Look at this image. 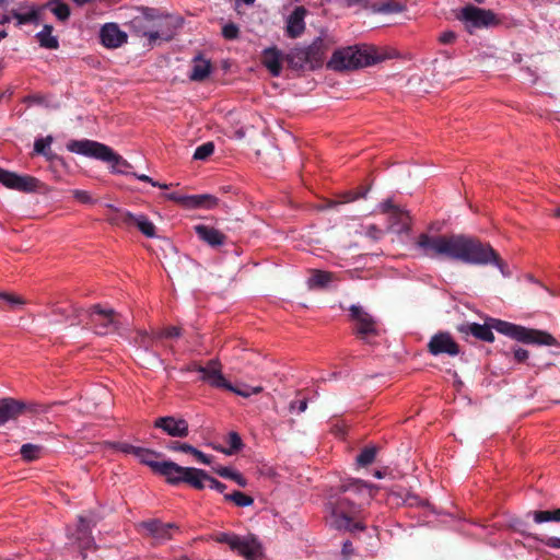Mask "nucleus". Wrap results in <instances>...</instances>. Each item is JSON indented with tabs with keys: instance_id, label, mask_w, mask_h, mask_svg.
<instances>
[{
	"instance_id": "f257e3e1",
	"label": "nucleus",
	"mask_w": 560,
	"mask_h": 560,
	"mask_svg": "<svg viewBox=\"0 0 560 560\" xmlns=\"http://www.w3.org/2000/svg\"><path fill=\"white\" fill-rule=\"evenodd\" d=\"M416 247L429 258H448L472 266L491 265L506 277L510 275L506 262L490 245L467 234L430 235L420 233Z\"/></svg>"
},
{
	"instance_id": "f03ea898",
	"label": "nucleus",
	"mask_w": 560,
	"mask_h": 560,
	"mask_svg": "<svg viewBox=\"0 0 560 560\" xmlns=\"http://www.w3.org/2000/svg\"><path fill=\"white\" fill-rule=\"evenodd\" d=\"M376 490L374 485L362 479L342 480L328 502L334 528L351 533L363 532L366 526L361 520L362 506L370 503Z\"/></svg>"
},
{
	"instance_id": "7ed1b4c3",
	"label": "nucleus",
	"mask_w": 560,
	"mask_h": 560,
	"mask_svg": "<svg viewBox=\"0 0 560 560\" xmlns=\"http://www.w3.org/2000/svg\"><path fill=\"white\" fill-rule=\"evenodd\" d=\"M493 329L501 335L525 345L549 347L559 346L558 340L548 331L528 328L493 317H489L485 324L465 323L457 326L458 332L466 336L471 335L476 339L485 342L494 341Z\"/></svg>"
},
{
	"instance_id": "20e7f679",
	"label": "nucleus",
	"mask_w": 560,
	"mask_h": 560,
	"mask_svg": "<svg viewBox=\"0 0 560 560\" xmlns=\"http://www.w3.org/2000/svg\"><path fill=\"white\" fill-rule=\"evenodd\" d=\"M67 149L72 153L109 163L115 173L131 174L128 171L131 168L130 163L104 143L90 139L70 140L67 143Z\"/></svg>"
},
{
	"instance_id": "39448f33",
	"label": "nucleus",
	"mask_w": 560,
	"mask_h": 560,
	"mask_svg": "<svg viewBox=\"0 0 560 560\" xmlns=\"http://www.w3.org/2000/svg\"><path fill=\"white\" fill-rule=\"evenodd\" d=\"M84 324L96 335L107 336L117 334L126 336L129 331V322L113 308H105L96 304L85 310Z\"/></svg>"
},
{
	"instance_id": "423d86ee",
	"label": "nucleus",
	"mask_w": 560,
	"mask_h": 560,
	"mask_svg": "<svg viewBox=\"0 0 560 560\" xmlns=\"http://www.w3.org/2000/svg\"><path fill=\"white\" fill-rule=\"evenodd\" d=\"M373 46H349L334 51L327 68L335 71L353 70L382 61Z\"/></svg>"
},
{
	"instance_id": "0eeeda50",
	"label": "nucleus",
	"mask_w": 560,
	"mask_h": 560,
	"mask_svg": "<svg viewBox=\"0 0 560 560\" xmlns=\"http://www.w3.org/2000/svg\"><path fill=\"white\" fill-rule=\"evenodd\" d=\"M327 45L322 36H317L307 46H296L285 55L288 67L293 70H315L323 66Z\"/></svg>"
},
{
	"instance_id": "6e6552de",
	"label": "nucleus",
	"mask_w": 560,
	"mask_h": 560,
	"mask_svg": "<svg viewBox=\"0 0 560 560\" xmlns=\"http://www.w3.org/2000/svg\"><path fill=\"white\" fill-rule=\"evenodd\" d=\"M141 13L133 16L129 23V30L132 34L140 37H148L149 44L152 46L158 39L168 42L173 38L174 32L170 28L160 30L161 25L156 24L159 12L153 8H141Z\"/></svg>"
},
{
	"instance_id": "1a4fd4ad",
	"label": "nucleus",
	"mask_w": 560,
	"mask_h": 560,
	"mask_svg": "<svg viewBox=\"0 0 560 560\" xmlns=\"http://www.w3.org/2000/svg\"><path fill=\"white\" fill-rule=\"evenodd\" d=\"M352 334L363 343L374 347L378 343L381 328L377 320L362 306L352 304L349 307Z\"/></svg>"
},
{
	"instance_id": "9d476101",
	"label": "nucleus",
	"mask_w": 560,
	"mask_h": 560,
	"mask_svg": "<svg viewBox=\"0 0 560 560\" xmlns=\"http://www.w3.org/2000/svg\"><path fill=\"white\" fill-rule=\"evenodd\" d=\"M469 34L476 30L495 27L501 24L499 16L489 9L467 4L456 15Z\"/></svg>"
},
{
	"instance_id": "9b49d317",
	"label": "nucleus",
	"mask_w": 560,
	"mask_h": 560,
	"mask_svg": "<svg viewBox=\"0 0 560 560\" xmlns=\"http://www.w3.org/2000/svg\"><path fill=\"white\" fill-rule=\"evenodd\" d=\"M378 210L387 215L388 229L393 232L401 234L410 231L411 217L409 211L394 203L393 199L388 198L382 201L378 205Z\"/></svg>"
},
{
	"instance_id": "f8f14e48",
	"label": "nucleus",
	"mask_w": 560,
	"mask_h": 560,
	"mask_svg": "<svg viewBox=\"0 0 560 560\" xmlns=\"http://www.w3.org/2000/svg\"><path fill=\"white\" fill-rule=\"evenodd\" d=\"M164 198L174 201L184 209H213L218 206L219 199L212 195H183L178 191H173L164 195Z\"/></svg>"
},
{
	"instance_id": "ddd939ff",
	"label": "nucleus",
	"mask_w": 560,
	"mask_h": 560,
	"mask_svg": "<svg viewBox=\"0 0 560 560\" xmlns=\"http://www.w3.org/2000/svg\"><path fill=\"white\" fill-rule=\"evenodd\" d=\"M0 184L4 187L21 192H34L39 187V180L30 175H19L0 167Z\"/></svg>"
},
{
	"instance_id": "4468645a",
	"label": "nucleus",
	"mask_w": 560,
	"mask_h": 560,
	"mask_svg": "<svg viewBox=\"0 0 560 560\" xmlns=\"http://www.w3.org/2000/svg\"><path fill=\"white\" fill-rule=\"evenodd\" d=\"M428 351L430 354L438 357L441 354H447L455 357L459 354L460 347L454 340L448 331H439L434 334L428 342Z\"/></svg>"
},
{
	"instance_id": "2eb2a0df",
	"label": "nucleus",
	"mask_w": 560,
	"mask_h": 560,
	"mask_svg": "<svg viewBox=\"0 0 560 560\" xmlns=\"http://www.w3.org/2000/svg\"><path fill=\"white\" fill-rule=\"evenodd\" d=\"M42 12L43 7H39L38 4L28 1L20 2L16 9H12L15 26L21 27L27 24L35 26L39 25L42 21Z\"/></svg>"
},
{
	"instance_id": "dca6fc26",
	"label": "nucleus",
	"mask_w": 560,
	"mask_h": 560,
	"mask_svg": "<svg viewBox=\"0 0 560 560\" xmlns=\"http://www.w3.org/2000/svg\"><path fill=\"white\" fill-rule=\"evenodd\" d=\"M96 525L95 521L89 520L82 515L78 516V524L74 532L71 534L72 538L78 542L83 558L85 551L95 548V540L92 536V528Z\"/></svg>"
},
{
	"instance_id": "f3484780",
	"label": "nucleus",
	"mask_w": 560,
	"mask_h": 560,
	"mask_svg": "<svg viewBox=\"0 0 560 560\" xmlns=\"http://www.w3.org/2000/svg\"><path fill=\"white\" fill-rule=\"evenodd\" d=\"M154 428L161 429L173 438H186L189 434L188 422L183 418L173 416L159 417L154 421Z\"/></svg>"
},
{
	"instance_id": "a211bd4d",
	"label": "nucleus",
	"mask_w": 560,
	"mask_h": 560,
	"mask_svg": "<svg viewBox=\"0 0 560 560\" xmlns=\"http://www.w3.org/2000/svg\"><path fill=\"white\" fill-rule=\"evenodd\" d=\"M199 380L213 388H230V382L224 377L222 373V365L218 359H211L208 361L205 365V372H202Z\"/></svg>"
},
{
	"instance_id": "6ab92c4d",
	"label": "nucleus",
	"mask_w": 560,
	"mask_h": 560,
	"mask_svg": "<svg viewBox=\"0 0 560 560\" xmlns=\"http://www.w3.org/2000/svg\"><path fill=\"white\" fill-rule=\"evenodd\" d=\"M100 39L104 47L115 49L127 43L128 35L116 23H105L100 31Z\"/></svg>"
},
{
	"instance_id": "aec40b11",
	"label": "nucleus",
	"mask_w": 560,
	"mask_h": 560,
	"mask_svg": "<svg viewBox=\"0 0 560 560\" xmlns=\"http://www.w3.org/2000/svg\"><path fill=\"white\" fill-rule=\"evenodd\" d=\"M155 466L158 468L155 474L163 476L166 482L172 486L183 483L188 469V467L179 466L171 460L161 462L160 465Z\"/></svg>"
},
{
	"instance_id": "412c9836",
	"label": "nucleus",
	"mask_w": 560,
	"mask_h": 560,
	"mask_svg": "<svg viewBox=\"0 0 560 560\" xmlns=\"http://www.w3.org/2000/svg\"><path fill=\"white\" fill-rule=\"evenodd\" d=\"M307 10L303 5L295 7L287 18L285 35L289 38H298L305 31V15Z\"/></svg>"
},
{
	"instance_id": "4be33fe9",
	"label": "nucleus",
	"mask_w": 560,
	"mask_h": 560,
	"mask_svg": "<svg viewBox=\"0 0 560 560\" xmlns=\"http://www.w3.org/2000/svg\"><path fill=\"white\" fill-rule=\"evenodd\" d=\"M143 528L159 541H165L172 538L173 533L178 530V526L174 523H163L160 520H151L143 522Z\"/></svg>"
},
{
	"instance_id": "5701e85b",
	"label": "nucleus",
	"mask_w": 560,
	"mask_h": 560,
	"mask_svg": "<svg viewBox=\"0 0 560 560\" xmlns=\"http://www.w3.org/2000/svg\"><path fill=\"white\" fill-rule=\"evenodd\" d=\"M194 230L199 240L213 248L220 247L226 242V235L213 226L197 224Z\"/></svg>"
},
{
	"instance_id": "b1692460",
	"label": "nucleus",
	"mask_w": 560,
	"mask_h": 560,
	"mask_svg": "<svg viewBox=\"0 0 560 560\" xmlns=\"http://www.w3.org/2000/svg\"><path fill=\"white\" fill-rule=\"evenodd\" d=\"M182 335V329L177 326H170L166 327L153 335H149L144 330H140L138 332L139 336V343L144 349L152 348L154 346V342L156 340L163 339V338H178Z\"/></svg>"
},
{
	"instance_id": "393cba45",
	"label": "nucleus",
	"mask_w": 560,
	"mask_h": 560,
	"mask_svg": "<svg viewBox=\"0 0 560 560\" xmlns=\"http://www.w3.org/2000/svg\"><path fill=\"white\" fill-rule=\"evenodd\" d=\"M22 400L5 397L0 399V427L21 416Z\"/></svg>"
},
{
	"instance_id": "a878e982",
	"label": "nucleus",
	"mask_w": 560,
	"mask_h": 560,
	"mask_svg": "<svg viewBox=\"0 0 560 560\" xmlns=\"http://www.w3.org/2000/svg\"><path fill=\"white\" fill-rule=\"evenodd\" d=\"M52 313L57 316H60L62 320L69 323V325L74 326L83 324V315L85 314V310L73 304H68L57 305L52 310Z\"/></svg>"
},
{
	"instance_id": "bb28decb",
	"label": "nucleus",
	"mask_w": 560,
	"mask_h": 560,
	"mask_svg": "<svg viewBox=\"0 0 560 560\" xmlns=\"http://www.w3.org/2000/svg\"><path fill=\"white\" fill-rule=\"evenodd\" d=\"M283 61H285V55L276 47H269L264 50L262 63L272 77L281 74Z\"/></svg>"
},
{
	"instance_id": "cd10ccee",
	"label": "nucleus",
	"mask_w": 560,
	"mask_h": 560,
	"mask_svg": "<svg viewBox=\"0 0 560 560\" xmlns=\"http://www.w3.org/2000/svg\"><path fill=\"white\" fill-rule=\"evenodd\" d=\"M167 448L171 451H175V452H183V453L190 454L199 463L205 464V465H210V463H211L210 455L202 453L201 451H199L198 448H196L195 446H192L188 443H183L179 441H171L167 444Z\"/></svg>"
},
{
	"instance_id": "c85d7f7f",
	"label": "nucleus",
	"mask_w": 560,
	"mask_h": 560,
	"mask_svg": "<svg viewBox=\"0 0 560 560\" xmlns=\"http://www.w3.org/2000/svg\"><path fill=\"white\" fill-rule=\"evenodd\" d=\"M112 213L108 215L107 221L115 226L132 228L133 213L128 210L119 209L113 205H108Z\"/></svg>"
},
{
	"instance_id": "c756f323",
	"label": "nucleus",
	"mask_w": 560,
	"mask_h": 560,
	"mask_svg": "<svg viewBox=\"0 0 560 560\" xmlns=\"http://www.w3.org/2000/svg\"><path fill=\"white\" fill-rule=\"evenodd\" d=\"M211 72L210 60L205 59L201 54L197 55L192 60V68L190 72V80L203 81Z\"/></svg>"
},
{
	"instance_id": "7c9ffc66",
	"label": "nucleus",
	"mask_w": 560,
	"mask_h": 560,
	"mask_svg": "<svg viewBox=\"0 0 560 560\" xmlns=\"http://www.w3.org/2000/svg\"><path fill=\"white\" fill-rule=\"evenodd\" d=\"M207 478L208 472L206 470L195 467H188L183 483H187L194 489L202 490L206 487L205 482L207 481Z\"/></svg>"
},
{
	"instance_id": "2f4dec72",
	"label": "nucleus",
	"mask_w": 560,
	"mask_h": 560,
	"mask_svg": "<svg viewBox=\"0 0 560 560\" xmlns=\"http://www.w3.org/2000/svg\"><path fill=\"white\" fill-rule=\"evenodd\" d=\"M42 7L43 11L48 9L60 22L68 21L71 14L70 7L62 0H48Z\"/></svg>"
},
{
	"instance_id": "473e14b6",
	"label": "nucleus",
	"mask_w": 560,
	"mask_h": 560,
	"mask_svg": "<svg viewBox=\"0 0 560 560\" xmlns=\"http://www.w3.org/2000/svg\"><path fill=\"white\" fill-rule=\"evenodd\" d=\"M232 550L246 559L253 560L258 553V546L254 540L237 536L235 547Z\"/></svg>"
},
{
	"instance_id": "72a5a7b5",
	"label": "nucleus",
	"mask_w": 560,
	"mask_h": 560,
	"mask_svg": "<svg viewBox=\"0 0 560 560\" xmlns=\"http://www.w3.org/2000/svg\"><path fill=\"white\" fill-rule=\"evenodd\" d=\"M52 30L51 25L45 24L43 30L36 34L39 45L46 49H57L59 47L58 38L52 35Z\"/></svg>"
},
{
	"instance_id": "f704fd0d",
	"label": "nucleus",
	"mask_w": 560,
	"mask_h": 560,
	"mask_svg": "<svg viewBox=\"0 0 560 560\" xmlns=\"http://www.w3.org/2000/svg\"><path fill=\"white\" fill-rule=\"evenodd\" d=\"M225 442L229 445V447H218L217 450L225 455H234L238 453L243 447L244 443L242 441L241 435L235 432L231 431L228 433L225 438Z\"/></svg>"
},
{
	"instance_id": "c9c22d12",
	"label": "nucleus",
	"mask_w": 560,
	"mask_h": 560,
	"mask_svg": "<svg viewBox=\"0 0 560 560\" xmlns=\"http://www.w3.org/2000/svg\"><path fill=\"white\" fill-rule=\"evenodd\" d=\"M373 9L375 12L384 13V14H395L400 13L406 10L405 3L395 0H385L375 2L373 4Z\"/></svg>"
},
{
	"instance_id": "e433bc0d",
	"label": "nucleus",
	"mask_w": 560,
	"mask_h": 560,
	"mask_svg": "<svg viewBox=\"0 0 560 560\" xmlns=\"http://www.w3.org/2000/svg\"><path fill=\"white\" fill-rule=\"evenodd\" d=\"M334 280V273L324 270H314L308 278L310 288H326Z\"/></svg>"
},
{
	"instance_id": "4c0bfd02",
	"label": "nucleus",
	"mask_w": 560,
	"mask_h": 560,
	"mask_svg": "<svg viewBox=\"0 0 560 560\" xmlns=\"http://www.w3.org/2000/svg\"><path fill=\"white\" fill-rule=\"evenodd\" d=\"M132 226H137L139 231L147 237H155V226L145 214H133Z\"/></svg>"
},
{
	"instance_id": "58836bf2",
	"label": "nucleus",
	"mask_w": 560,
	"mask_h": 560,
	"mask_svg": "<svg viewBox=\"0 0 560 560\" xmlns=\"http://www.w3.org/2000/svg\"><path fill=\"white\" fill-rule=\"evenodd\" d=\"M158 456H160L159 453L139 446L135 457H137L141 464L149 466L153 472H156L158 468L155 465H160L161 462H156L153 458Z\"/></svg>"
},
{
	"instance_id": "ea45409f",
	"label": "nucleus",
	"mask_w": 560,
	"mask_h": 560,
	"mask_svg": "<svg viewBox=\"0 0 560 560\" xmlns=\"http://www.w3.org/2000/svg\"><path fill=\"white\" fill-rule=\"evenodd\" d=\"M215 472L222 478L235 481L242 488L247 486V479L240 471L234 470L231 467L220 466L215 469Z\"/></svg>"
},
{
	"instance_id": "a19ab883",
	"label": "nucleus",
	"mask_w": 560,
	"mask_h": 560,
	"mask_svg": "<svg viewBox=\"0 0 560 560\" xmlns=\"http://www.w3.org/2000/svg\"><path fill=\"white\" fill-rule=\"evenodd\" d=\"M528 516H532L537 524L560 522V508L552 511H532L528 512Z\"/></svg>"
},
{
	"instance_id": "79ce46f5",
	"label": "nucleus",
	"mask_w": 560,
	"mask_h": 560,
	"mask_svg": "<svg viewBox=\"0 0 560 560\" xmlns=\"http://www.w3.org/2000/svg\"><path fill=\"white\" fill-rule=\"evenodd\" d=\"M226 390L232 392L237 396L248 398L252 395L260 394L264 390V388L262 386H250L247 384H242L238 386L230 383V388H228Z\"/></svg>"
},
{
	"instance_id": "37998d69",
	"label": "nucleus",
	"mask_w": 560,
	"mask_h": 560,
	"mask_svg": "<svg viewBox=\"0 0 560 560\" xmlns=\"http://www.w3.org/2000/svg\"><path fill=\"white\" fill-rule=\"evenodd\" d=\"M43 450L40 445L26 443L21 446L20 454L24 460L33 462L39 458Z\"/></svg>"
},
{
	"instance_id": "c03bdc74",
	"label": "nucleus",
	"mask_w": 560,
	"mask_h": 560,
	"mask_svg": "<svg viewBox=\"0 0 560 560\" xmlns=\"http://www.w3.org/2000/svg\"><path fill=\"white\" fill-rule=\"evenodd\" d=\"M377 448L375 446H365L357 456V465L366 467L372 464L376 457Z\"/></svg>"
},
{
	"instance_id": "a18cd8bd",
	"label": "nucleus",
	"mask_w": 560,
	"mask_h": 560,
	"mask_svg": "<svg viewBox=\"0 0 560 560\" xmlns=\"http://www.w3.org/2000/svg\"><path fill=\"white\" fill-rule=\"evenodd\" d=\"M224 500L233 502L236 506L245 508L254 503V499L241 491L224 494Z\"/></svg>"
},
{
	"instance_id": "49530a36",
	"label": "nucleus",
	"mask_w": 560,
	"mask_h": 560,
	"mask_svg": "<svg viewBox=\"0 0 560 560\" xmlns=\"http://www.w3.org/2000/svg\"><path fill=\"white\" fill-rule=\"evenodd\" d=\"M52 142V138L50 136L46 138H38L34 142V152L36 154H40L46 156L48 160L51 159L52 152L50 150V144Z\"/></svg>"
},
{
	"instance_id": "de8ad7c7",
	"label": "nucleus",
	"mask_w": 560,
	"mask_h": 560,
	"mask_svg": "<svg viewBox=\"0 0 560 560\" xmlns=\"http://www.w3.org/2000/svg\"><path fill=\"white\" fill-rule=\"evenodd\" d=\"M369 192V188L366 187H358L354 190H348L341 195V202H352L361 198H365Z\"/></svg>"
},
{
	"instance_id": "09e8293b",
	"label": "nucleus",
	"mask_w": 560,
	"mask_h": 560,
	"mask_svg": "<svg viewBox=\"0 0 560 560\" xmlns=\"http://www.w3.org/2000/svg\"><path fill=\"white\" fill-rule=\"evenodd\" d=\"M523 536L529 537L540 544H542L546 547L552 548V549H560V537H539L537 535L533 534H526L525 532H521Z\"/></svg>"
},
{
	"instance_id": "8fccbe9b",
	"label": "nucleus",
	"mask_w": 560,
	"mask_h": 560,
	"mask_svg": "<svg viewBox=\"0 0 560 560\" xmlns=\"http://www.w3.org/2000/svg\"><path fill=\"white\" fill-rule=\"evenodd\" d=\"M214 152L213 142H205L201 145L197 147L194 153L195 160L205 161Z\"/></svg>"
},
{
	"instance_id": "3c124183",
	"label": "nucleus",
	"mask_w": 560,
	"mask_h": 560,
	"mask_svg": "<svg viewBox=\"0 0 560 560\" xmlns=\"http://www.w3.org/2000/svg\"><path fill=\"white\" fill-rule=\"evenodd\" d=\"M0 299L5 301L11 310H15L25 304V301L18 295L0 291Z\"/></svg>"
},
{
	"instance_id": "603ef678",
	"label": "nucleus",
	"mask_w": 560,
	"mask_h": 560,
	"mask_svg": "<svg viewBox=\"0 0 560 560\" xmlns=\"http://www.w3.org/2000/svg\"><path fill=\"white\" fill-rule=\"evenodd\" d=\"M23 408L21 409V415L24 412H31V413H43L48 410V408L42 404L38 402H24L22 401Z\"/></svg>"
},
{
	"instance_id": "864d4df0",
	"label": "nucleus",
	"mask_w": 560,
	"mask_h": 560,
	"mask_svg": "<svg viewBox=\"0 0 560 560\" xmlns=\"http://www.w3.org/2000/svg\"><path fill=\"white\" fill-rule=\"evenodd\" d=\"M237 536L238 535H235V534H232V533H219L215 536V541L219 542V544L228 545L231 548V550H232L233 547H235V540H236Z\"/></svg>"
},
{
	"instance_id": "5fc2aeb1",
	"label": "nucleus",
	"mask_w": 560,
	"mask_h": 560,
	"mask_svg": "<svg viewBox=\"0 0 560 560\" xmlns=\"http://www.w3.org/2000/svg\"><path fill=\"white\" fill-rule=\"evenodd\" d=\"M511 351L516 363H525L529 358V352L524 348L514 346L511 348Z\"/></svg>"
},
{
	"instance_id": "6e6d98bb",
	"label": "nucleus",
	"mask_w": 560,
	"mask_h": 560,
	"mask_svg": "<svg viewBox=\"0 0 560 560\" xmlns=\"http://www.w3.org/2000/svg\"><path fill=\"white\" fill-rule=\"evenodd\" d=\"M130 175L136 177L137 179H139L141 182L149 183L153 187H159L161 189H167L170 187V185L156 182V180H154L153 178H151L150 176H148L145 174L131 173Z\"/></svg>"
},
{
	"instance_id": "4d7b16f0",
	"label": "nucleus",
	"mask_w": 560,
	"mask_h": 560,
	"mask_svg": "<svg viewBox=\"0 0 560 560\" xmlns=\"http://www.w3.org/2000/svg\"><path fill=\"white\" fill-rule=\"evenodd\" d=\"M240 33L238 27L234 23L225 24L222 27V35L225 39H235Z\"/></svg>"
},
{
	"instance_id": "13d9d810",
	"label": "nucleus",
	"mask_w": 560,
	"mask_h": 560,
	"mask_svg": "<svg viewBox=\"0 0 560 560\" xmlns=\"http://www.w3.org/2000/svg\"><path fill=\"white\" fill-rule=\"evenodd\" d=\"M113 446L116 451H119L124 454H132L133 456H136L137 450L139 447L127 442H116Z\"/></svg>"
},
{
	"instance_id": "bf43d9fd",
	"label": "nucleus",
	"mask_w": 560,
	"mask_h": 560,
	"mask_svg": "<svg viewBox=\"0 0 560 560\" xmlns=\"http://www.w3.org/2000/svg\"><path fill=\"white\" fill-rule=\"evenodd\" d=\"M307 408V399H295L292 400L289 405V410L291 412H296L298 415L304 412Z\"/></svg>"
},
{
	"instance_id": "052dcab7",
	"label": "nucleus",
	"mask_w": 560,
	"mask_h": 560,
	"mask_svg": "<svg viewBox=\"0 0 560 560\" xmlns=\"http://www.w3.org/2000/svg\"><path fill=\"white\" fill-rule=\"evenodd\" d=\"M457 34L454 31L447 30L440 34L439 42L442 45H452L455 43Z\"/></svg>"
},
{
	"instance_id": "680f3d73",
	"label": "nucleus",
	"mask_w": 560,
	"mask_h": 560,
	"mask_svg": "<svg viewBox=\"0 0 560 560\" xmlns=\"http://www.w3.org/2000/svg\"><path fill=\"white\" fill-rule=\"evenodd\" d=\"M207 482H208V486L209 488L220 492V493H223L226 489V485L217 480L215 478H213L212 476H210L208 474V478H207Z\"/></svg>"
},
{
	"instance_id": "e2e57ef3",
	"label": "nucleus",
	"mask_w": 560,
	"mask_h": 560,
	"mask_svg": "<svg viewBox=\"0 0 560 560\" xmlns=\"http://www.w3.org/2000/svg\"><path fill=\"white\" fill-rule=\"evenodd\" d=\"M74 198L80 201L81 203H91L93 201L91 195L85 190H74L73 192Z\"/></svg>"
},
{
	"instance_id": "0e129e2a",
	"label": "nucleus",
	"mask_w": 560,
	"mask_h": 560,
	"mask_svg": "<svg viewBox=\"0 0 560 560\" xmlns=\"http://www.w3.org/2000/svg\"><path fill=\"white\" fill-rule=\"evenodd\" d=\"M365 234L373 240H380L382 236V230L376 225L371 224L366 226Z\"/></svg>"
},
{
	"instance_id": "69168bd1",
	"label": "nucleus",
	"mask_w": 560,
	"mask_h": 560,
	"mask_svg": "<svg viewBox=\"0 0 560 560\" xmlns=\"http://www.w3.org/2000/svg\"><path fill=\"white\" fill-rule=\"evenodd\" d=\"M184 370L187 372H198L201 375L202 372H205V365H201L197 362H191Z\"/></svg>"
},
{
	"instance_id": "338daca9",
	"label": "nucleus",
	"mask_w": 560,
	"mask_h": 560,
	"mask_svg": "<svg viewBox=\"0 0 560 560\" xmlns=\"http://www.w3.org/2000/svg\"><path fill=\"white\" fill-rule=\"evenodd\" d=\"M353 552H354V548L352 546V542L350 540H346L342 544L341 553L345 557H349V556L353 555Z\"/></svg>"
},
{
	"instance_id": "774afa93",
	"label": "nucleus",
	"mask_w": 560,
	"mask_h": 560,
	"mask_svg": "<svg viewBox=\"0 0 560 560\" xmlns=\"http://www.w3.org/2000/svg\"><path fill=\"white\" fill-rule=\"evenodd\" d=\"M13 20L12 9L0 16V25H5Z\"/></svg>"
}]
</instances>
